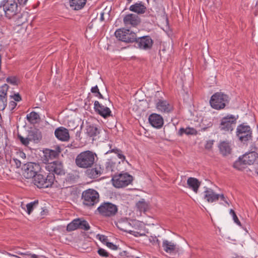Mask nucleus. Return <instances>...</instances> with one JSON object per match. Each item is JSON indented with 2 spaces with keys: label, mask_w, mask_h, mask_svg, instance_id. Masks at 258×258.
<instances>
[{
  "label": "nucleus",
  "mask_w": 258,
  "mask_h": 258,
  "mask_svg": "<svg viewBox=\"0 0 258 258\" xmlns=\"http://www.w3.org/2000/svg\"><path fill=\"white\" fill-rule=\"evenodd\" d=\"M96 154L87 150L78 154L75 159L76 165L81 168L87 169L92 167L95 163Z\"/></svg>",
  "instance_id": "f257e3e1"
},
{
  "label": "nucleus",
  "mask_w": 258,
  "mask_h": 258,
  "mask_svg": "<svg viewBox=\"0 0 258 258\" xmlns=\"http://www.w3.org/2000/svg\"><path fill=\"white\" fill-rule=\"evenodd\" d=\"M257 162L258 154L254 151L249 152L240 156L234 163L233 167L240 170L244 168L245 165H252Z\"/></svg>",
  "instance_id": "f03ea898"
},
{
  "label": "nucleus",
  "mask_w": 258,
  "mask_h": 258,
  "mask_svg": "<svg viewBox=\"0 0 258 258\" xmlns=\"http://www.w3.org/2000/svg\"><path fill=\"white\" fill-rule=\"evenodd\" d=\"M2 9V17L4 15L8 18L11 19L18 13V3L15 0H3L0 4Z\"/></svg>",
  "instance_id": "7ed1b4c3"
},
{
  "label": "nucleus",
  "mask_w": 258,
  "mask_h": 258,
  "mask_svg": "<svg viewBox=\"0 0 258 258\" xmlns=\"http://www.w3.org/2000/svg\"><path fill=\"white\" fill-rule=\"evenodd\" d=\"M229 99L228 95L222 93L217 92L211 97L210 103L211 107L217 110L224 109L229 103Z\"/></svg>",
  "instance_id": "20e7f679"
},
{
  "label": "nucleus",
  "mask_w": 258,
  "mask_h": 258,
  "mask_svg": "<svg viewBox=\"0 0 258 258\" xmlns=\"http://www.w3.org/2000/svg\"><path fill=\"white\" fill-rule=\"evenodd\" d=\"M81 199L84 205L92 207L99 202V195L95 189L90 188L82 192Z\"/></svg>",
  "instance_id": "39448f33"
},
{
  "label": "nucleus",
  "mask_w": 258,
  "mask_h": 258,
  "mask_svg": "<svg viewBox=\"0 0 258 258\" xmlns=\"http://www.w3.org/2000/svg\"><path fill=\"white\" fill-rule=\"evenodd\" d=\"M55 180V176L52 173H49L46 177L42 174H38L33 178L34 184L40 188L51 187Z\"/></svg>",
  "instance_id": "423d86ee"
},
{
  "label": "nucleus",
  "mask_w": 258,
  "mask_h": 258,
  "mask_svg": "<svg viewBox=\"0 0 258 258\" xmlns=\"http://www.w3.org/2000/svg\"><path fill=\"white\" fill-rule=\"evenodd\" d=\"M111 180L114 186L120 188L130 184L133 181V176L127 173H120L112 176Z\"/></svg>",
  "instance_id": "0eeeda50"
},
{
  "label": "nucleus",
  "mask_w": 258,
  "mask_h": 258,
  "mask_svg": "<svg viewBox=\"0 0 258 258\" xmlns=\"http://www.w3.org/2000/svg\"><path fill=\"white\" fill-rule=\"evenodd\" d=\"M114 34L119 40L126 43L136 42L138 38L136 33L129 29H118L115 32Z\"/></svg>",
  "instance_id": "6e6552de"
},
{
  "label": "nucleus",
  "mask_w": 258,
  "mask_h": 258,
  "mask_svg": "<svg viewBox=\"0 0 258 258\" xmlns=\"http://www.w3.org/2000/svg\"><path fill=\"white\" fill-rule=\"evenodd\" d=\"M238 116L236 117L234 115L228 114L223 117L220 121L219 128L224 132H231L233 130V126L236 123Z\"/></svg>",
  "instance_id": "1a4fd4ad"
},
{
  "label": "nucleus",
  "mask_w": 258,
  "mask_h": 258,
  "mask_svg": "<svg viewBox=\"0 0 258 258\" xmlns=\"http://www.w3.org/2000/svg\"><path fill=\"white\" fill-rule=\"evenodd\" d=\"M100 215L104 217H112L116 215L118 209L117 206L109 202H104L97 208Z\"/></svg>",
  "instance_id": "9d476101"
},
{
  "label": "nucleus",
  "mask_w": 258,
  "mask_h": 258,
  "mask_svg": "<svg viewBox=\"0 0 258 258\" xmlns=\"http://www.w3.org/2000/svg\"><path fill=\"white\" fill-rule=\"evenodd\" d=\"M252 131L249 126L243 124L238 125L236 129V135L239 140L245 143L252 139Z\"/></svg>",
  "instance_id": "9b49d317"
},
{
  "label": "nucleus",
  "mask_w": 258,
  "mask_h": 258,
  "mask_svg": "<svg viewBox=\"0 0 258 258\" xmlns=\"http://www.w3.org/2000/svg\"><path fill=\"white\" fill-rule=\"evenodd\" d=\"M40 169L41 167L39 164L28 162L24 165L23 174L26 178H33L38 174L37 173L40 171Z\"/></svg>",
  "instance_id": "f8f14e48"
},
{
  "label": "nucleus",
  "mask_w": 258,
  "mask_h": 258,
  "mask_svg": "<svg viewBox=\"0 0 258 258\" xmlns=\"http://www.w3.org/2000/svg\"><path fill=\"white\" fill-rule=\"evenodd\" d=\"M45 169L49 173H52L54 176V174L57 175H62L65 174L62 162L58 160L46 164Z\"/></svg>",
  "instance_id": "ddd939ff"
},
{
  "label": "nucleus",
  "mask_w": 258,
  "mask_h": 258,
  "mask_svg": "<svg viewBox=\"0 0 258 258\" xmlns=\"http://www.w3.org/2000/svg\"><path fill=\"white\" fill-rule=\"evenodd\" d=\"M124 25L127 28L135 27L141 22L139 17L134 14H128L124 16L123 19Z\"/></svg>",
  "instance_id": "4468645a"
},
{
  "label": "nucleus",
  "mask_w": 258,
  "mask_h": 258,
  "mask_svg": "<svg viewBox=\"0 0 258 258\" xmlns=\"http://www.w3.org/2000/svg\"><path fill=\"white\" fill-rule=\"evenodd\" d=\"M136 42L138 48L144 50H149L152 47L153 40L150 36H144L138 38Z\"/></svg>",
  "instance_id": "2eb2a0df"
},
{
  "label": "nucleus",
  "mask_w": 258,
  "mask_h": 258,
  "mask_svg": "<svg viewBox=\"0 0 258 258\" xmlns=\"http://www.w3.org/2000/svg\"><path fill=\"white\" fill-rule=\"evenodd\" d=\"M94 105L95 111L103 118H106L112 116L110 109L108 107L99 103L98 101H95Z\"/></svg>",
  "instance_id": "dca6fc26"
},
{
  "label": "nucleus",
  "mask_w": 258,
  "mask_h": 258,
  "mask_svg": "<svg viewBox=\"0 0 258 258\" xmlns=\"http://www.w3.org/2000/svg\"><path fill=\"white\" fill-rule=\"evenodd\" d=\"M156 108L161 112L169 113L173 111V106L167 101L158 99L156 103Z\"/></svg>",
  "instance_id": "f3484780"
},
{
  "label": "nucleus",
  "mask_w": 258,
  "mask_h": 258,
  "mask_svg": "<svg viewBox=\"0 0 258 258\" xmlns=\"http://www.w3.org/2000/svg\"><path fill=\"white\" fill-rule=\"evenodd\" d=\"M54 135L58 140L63 142H67L70 138L69 130L62 126L55 129Z\"/></svg>",
  "instance_id": "a211bd4d"
},
{
  "label": "nucleus",
  "mask_w": 258,
  "mask_h": 258,
  "mask_svg": "<svg viewBox=\"0 0 258 258\" xmlns=\"http://www.w3.org/2000/svg\"><path fill=\"white\" fill-rule=\"evenodd\" d=\"M149 122L154 127L157 128H161L164 123L163 117L157 113L151 114L148 118Z\"/></svg>",
  "instance_id": "6ab92c4d"
},
{
  "label": "nucleus",
  "mask_w": 258,
  "mask_h": 258,
  "mask_svg": "<svg viewBox=\"0 0 258 258\" xmlns=\"http://www.w3.org/2000/svg\"><path fill=\"white\" fill-rule=\"evenodd\" d=\"M9 89L7 84H4L0 91V110H4L7 105V95Z\"/></svg>",
  "instance_id": "aec40b11"
},
{
  "label": "nucleus",
  "mask_w": 258,
  "mask_h": 258,
  "mask_svg": "<svg viewBox=\"0 0 258 258\" xmlns=\"http://www.w3.org/2000/svg\"><path fill=\"white\" fill-rule=\"evenodd\" d=\"M218 148L220 153L223 156H227L231 153V144L228 141L220 142L218 145Z\"/></svg>",
  "instance_id": "412c9836"
},
{
  "label": "nucleus",
  "mask_w": 258,
  "mask_h": 258,
  "mask_svg": "<svg viewBox=\"0 0 258 258\" xmlns=\"http://www.w3.org/2000/svg\"><path fill=\"white\" fill-rule=\"evenodd\" d=\"M61 152L60 147L59 146H56L53 147V149H45L44 153L46 158L53 159L58 158Z\"/></svg>",
  "instance_id": "4be33fe9"
},
{
  "label": "nucleus",
  "mask_w": 258,
  "mask_h": 258,
  "mask_svg": "<svg viewBox=\"0 0 258 258\" xmlns=\"http://www.w3.org/2000/svg\"><path fill=\"white\" fill-rule=\"evenodd\" d=\"M104 169H102L100 165H96L93 168L88 169L86 171V174L91 178H96L103 173Z\"/></svg>",
  "instance_id": "5701e85b"
},
{
  "label": "nucleus",
  "mask_w": 258,
  "mask_h": 258,
  "mask_svg": "<svg viewBox=\"0 0 258 258\" xmlns=\"http://www.w3.org/2000/svg\"><path fill=\"white\" fill-rule=\"evenodd\" d=\"M204 199L208 203L217 201L219 199V194H216L213 189L207 188L204 191Z\"/></svg>",
  "instance_id": "b1692460"
},
{
  "label": "nucleus",
  "mask_w": 258,
  "mask_h": 258,
  "mask_svg": "<svg viewBox=\"0 0 258 258\" xmlns=\"http://www.w3.org/2000/svg\"><path fill=\"white\" fill-rule=\"evenodd\" d=\"M129 10L131 11L134 12L138 14H143L146 10L147 8L143 4L142 2L136 3L134 5L130 6Z\"/></svg>",
  "instance_id": "393cba45"
},
{
  "label": "nucleus",
  "mask_w": 258,
  "mask_h": 258,
  "mask_svg": "<svg viewBox=\"0 0 258 258\" xmlns=\"http://www.w3.org/2000/svg\"><path fill=\"white\" fill-rule=\"evenodd\" d=\"M201 182L196 178L189 177L187 180L188 187L197 193L201 185Z\"/></svg>",
  "instance_id": "a878e982"
},
{
  "label": "nucleus",
  "mask_w": 258,
  "mask_h": 258,
  "mask_svg": "<svg viewBox=\"0 0 258 258\" xmlns=\"http://www.w3.org/2000/svg\"><path fill=\"white\" fill-rule=\"evenodd\" d=\"M30 141H33L35 143H38L42 140L41 133L38 130L30 131L28 133Z\"/></svg>",
  "instance_id": "bb28decb"
},
{
  "label": "nucleus",
  "mask_w": 258,
  "mask_h": 258,
  "mask_svg": "<svg viewBox=\"0 0 258 258\" xmlns=\"http://www.w3.org/2000/svg\"><path fill=\"white\" fill-rule=\"evenodd\" d=\"M116 226L120 230L128 232L130 233L131 230H130L131 227V224L128 221L127 219H121L118 221Z\"/></svg>",
  "instance_id": "cd10ccee"
},
{
  "label": "nucleus",
  "mask_w": 258,
  "mask_h": 258,
  "mask_svg": "<svg viewBox=\"0 0 258 258\" xmlns=\"http://www.w3.org/2000/svg\"><path fill=\"white\" fill-rule=\"evenodd\" d=\"M87 0H70V6L73 10H80L84 8Z\"/></svg>",
  "instance_id": "c85d7f7f"
},
{
  "label": "nucleus",
  "mask_w": 258,
  "mask_h": 258,
  "mask_svg": "<svg viewBox=\"0 0 258 258\" xmlns=\"http://www.w3.org/2000/svg\"><path fill=\"white\" fill-rule=\"evenodd\" d=\"M162 246L164 250L167 253H171L177 251L176 245L174 243L167 240H163Z\"/></svg>",
  "instance_id": "c756f323"
},
{
  "label": "nucleus",
  "mask_w": 258,
  "mask_h": 258,
  "mask_svg": "<svg viewBox=\"0 0 258 258\" xmlns=\"http://www.w3.org/2000/svg\"><path fill=\"white\" fill-rule=\"evenodd\" d=\"M86 134L90 137H95L100 133L99 130L97 127L93 124H89L87 125Z\"/></svg>",
  "instance_id": "7c9ffc66"
},
{
  "label": "nucleus",
  "mask_w": 258,
  "mask_h": 258,
  "mask_svg": "<svg viewBox=\"0 0 258 258\" xmlns=\"http://www.w3.org/2000/svg\"><path fill=\"white\" fill-rule=\"evenodd\" d=\"M108 146H109L110 150L108 151L106 154L114 153L117 155V157L120 159L122 162L125 160V157L123 155L121 150L116 148H112V144H109Z\"/></svg>",
  "instance_id": "2f4dec72"
},
{
  "label": "nucleus",
  "mask_w": 258,
  "mask_h": 258,
  "mask_svg": "<svg viewBox=\"0 0 258 258\" xmlns=\"http://www.w3.org/2000/svg\"><path fill=\"white\" fill-rule=\"evenodd\" d=\"M197 134V131L193 127H186L185 128L181 127L178 133V135L180 136L183 134L187 135H194Z\"/></svg>",
  "instance_id": "473e14b6"
},
{
  "label": "nucleus",
  "mask_w": 258,
  "mask_h": 258,
  "mask_svg": "<svg viewBox=\"0 0 258 258\" xmlns=\"http://www.w3.org/2000/svg\"><path fill=\"white\" fill-rule=\"evenodd\" d=\"M80 224L79 218L74 219L67 225V230L70 232L79 229Z\"/></svg>",
  "instance_id": "72a5a7b5"
},
{
  "label": "nucleus",
  "mask_w": 258,
  "mask_h": 258,
  "mask_svg": "<svg viewBox=\"0 0 258 258\" xmlns=\"http://www.w3.org/2000/svg\"><path fill=\"white\" fill-rule=\"evenodd\" d=\"M136 207L141 212H145L148 209V204L144 199H142L136 204Z\"/></svg>",
  "instance_id": "f704fd0d"
},
{
  "label": "nucleus",
  "mask_w": 258,
  "mask_h": 258,
  "mask_svg": "<svg viewBox=\"0 0 258 258\" xmlns=\"http://www.w3.org/2000/svg\"><path fill=\"white\" fill-rule=\"evenodd\" d=\"M39 118V114L36 112L32 111L27 115L26 118L29 122L31 123H34Z\"/></svg>",
  "instance_id": "c9c22d12"
},
{
  "label": "nucleus",
  "mask_w": 258,
  "mask_h": 258,
  "mask_svg": "<svg viewBox=\"0 0 258 258\" xmlns=\"http://www.w3.org/2000/svg\"><path fill=\"white\" fill-rule=\"evenodd\" d=\"M176 130V127L173 125H166L164 127V133L165 136L169 137Z\"/></svg>",
  "instance_id": "e433bc0d"
},
{
  "label": "nucleus",
  "mask_w": 258,
  "mask_h": 258,
  "mask_svg": "<svg viewBox=\"0 0 258 258\" xmlns=\"http://www.w3.org/2000/svg\"><path fill=\"white\" fill-rule=\"evenodd\" d=\"M79 222L80 223L79 227V229H81L85 231H87L90 229V227L87 221L81 220L79 218Z\"/></svg>",
  "instance_id": "4c0bfd02"
},
{
  "label": "nucleus",
  "mask_w": 258,
  "mask_h": 258,
  "mask_svg": "<svg viewBox=\"0 0 258 258\" xmlns=\"http://www.w3.org/2000/svg\"><path fill=\"white\" fill-rule=\"evenodd\" d=\"M115 167V163L110 160L107 162L105 164V170L106 172L114 171V169Z\"/></svg>",
  "instance_id": "58836bf2"
},
{
  "label": "nucleus",
  "mask_w": 258,
  "mask_h": 258,
  "mask_svg": "<svg viewBox=\"0 0 258 258\" xmlns=\"http://www.w3.org/2000/svg\"><path fill=\"white\" fill-rule=\"evenodd\" d=\"M91 92L94 94V96L101 99H103V95L101 94L97 85L92 87L91 89Z\"/></svg>",
  "instance_id": "ea45409f"
},
{
  "label": "nucleus",
  "mask_w": 258,
  "mask_h": 258,
  "mask_svg": "<svg viewBox=\"0 0 258 258\" xmlns=\"http://www.w3.org/2000/svg\"><path fill=\"white\" fill-rule=\"evenodd\" d=\"M18 138L20 141L21 143L25 146H27L29 143L30 140L29 139V137L28 136L27 138H24L21 135L18 134Z\"/></svg>",
  "instance_id": "a19ab883"
},
{
  "label": "nucleus",
  "mask_w": 258,
  "mask_h": 258,
  "mask_svg": "<svg viewBox=\"0 0 258 258\" xmlns=\"http://www.w3.org/2000/svg\"><path fill=\"white\" fill-rule=\"evenodd\" d=\"M97 252L100 256L102 257H108L109 255V253L106 250L102 248H99L98 249Z\"/></svg>",
  "instance_id": "79ce46f5"
},
{
  "label": "nucleus",
  "mask_w": 258,
  "mask_h": 258,
  "mask_svg": "<svg viewBox=\"0 0 258 258\" xmlns=\"http://www.w3.org/2000/svg\"><path fill=\"white\" fill-rule=\"evenodd\" d=\"M230 213L232 216L234 222L236 223L237 225L240 226L241 225V223L239 221V220H238V218L237 217V216L236 215V213L234 212V211L233 210H232V209H231L230 211Z\"/></svg>",
  "instance_id": "37998d69"
},
{
  "label": "nucleus",
  "mask_w": 258,
  "mask_h": 258,
  "mask_svg": "<svg viewBox=\"0 0 258 258\" xmlns=\"http://www.w3.org/2000/svg\"><path fill=\"white\" fill-rule=\"evenodd\" d=\"M7 82L14 85H17V79L16 77H9L7 78Z\"/></svg>",
  "instance_id": "c03bdc74"
},
{
  "label": "nucleus",
  "mask_w": 258,
  "mask_h": 258,
  "mask_svg": "<svg viewBox=\"0 0 258 258\" xmlns=\"http://www.w3.org/2000/svg\"><path fill=\"white\" fill-rule=\"evenodd\" d=\"M35 203V202H31L26 205L27 212L28 214H30L32 211L33 210V207Z\"/></svg>",
  "instance_id": "a18cd8bd"
},
{
  "label": "nucleus",
  "mask_w": 258,
  "mask_h": 258,
  "mask_svg": "<svg viewBox=\"0 0 258 258\" xmlns=\"http://www.w3.org/2000/svg\"><path fill=\"white\" fill-rule=\"evenodd\" d=\"M106 245L108 247H109L113 250H116L118 248L117 246L114 244L112 242H106Z\"/></svg>",
  "instance_id": "49530a36"
},
{
  "label": "nucleus",
  "mask_w": 258,
  "mask_h": 258,
  "mask_svg": "<svg viewBox=\"0 0 258 258\" xmlns=\"http://www.w3.org/2000/svg\"><path fill=\"white\" fill-rule=\"evenodd\" d=\"M219 198H220V199L221 200H222L224 202V203L228 206H230V203H229L228 202V198L225 197L224 196V195L223 194H221L220 195L219 194Z\"/></svg>",
  "instance_id": "de8ad7c7"
},
{
  "label": "nucleus",
  "mask_w": 258,
  "mask_h": 258,
  "mask_svg": "<svg viewBox=\"0 0 258 258\" xmlns=\"http://www.w3.org/2000/svg\"><path fill=\"white\" fill-rule=\"evenodd\" d=\"M213 145V141L212 140H209L207 142L206 145H205V148L208 150H210L212 149Z\"/></svg>",
  "instance_id": "09e8293b"
},
{
  "label": "nucleus",
  "mask_w": 258,
  "mask_h": 258,
  "mask_svg": "<svg viewBox=\"0 0 258 258\" xmlns=\"http://www.w3.org/2000/svg\"><path fill=\"white\" fill-rule=\"evenodd\" d=\"M17 103L14 101H11L10 102L9 107L11 111H13L17 106Z\"/></svg>",
  "instance_id": "8fccbe9b"
},
{
  "label": "nucleus",
  "mask_w": 258,
  "mask_h": 258,
  "mask_svg": "<svg viewBox=\"0 0 258 258\" xmlns=\"http://www.w3.org/2000/svg\"><path fill=\"white\" fill-rule=\"evenodd\" d=\"M75 178V177L73 174H69L67 177L66 178V180L67 181L72 182L74 181Z\"/></svg>",
  "instance_id": "3c124183"
},
{
  "label": "nucleus",
  "mask_w": 258,
  "mask_h": 258,
  "mask_svg": "<svg viewBox=\"0 0 258 258\" xmlns=\"http://www.w3.org/2000/svg\"><path fill=\"white\" fill-rule=\"evenodd\" d=\"M13 161L14 162L16 168H18L20 167V166L21 165V162L19 160H18L16 158H13Z\"/></svg>",
  "instance_id": "603ef678"
},
{
  "label": "nucleus",
  "mask_w": 258,
  "mask_h": 258,
  "mask_svg": "<svg viewBox=\"0 0 258 258\" xmlns=\"http://www.w3.org/2000/svg\"><path fill=\"white\" fill-rule=\"evenodd\" d=\"M11 97L14 99L15 101H20L21 100V97L19 93L15 94L14 96Z\"/></svg>",
  "instance_id": "864d4df0"
},
{
  "label": "nucleus",
  "mask_w": 258,
  "mask_h": 258,
  "mask_svg": "<svg viewBox=\"0 0 258 258\" xmlns=\"http://www.w3.org/2000/svg\"><path fill=\"white\" fill-rule=\"evenodd\" d=\"M99 239H100V241H101L103 243H106V242H108L107 241V240H108L107 238L105 235H100L99 236Z\"/></svg>",
  "instance_id": "5fc2aeb1"
},
{
  "label": "nucleus",
  "mask_w": 258,
  "mask_h": 258,
  "mask_svg": "<svg viewBox=\"0 0 258 258\" xmlns=\"http://www.w3.org/2000/svg\"><path fill=\"white\" fill-rule=\"evenodd\" d=\"M104 12H102L100 13V20L101 21H103L104 20Z\"/></svg>",
  "instance_id": "6e6d98bb"
},
{
  "label": "nucleus",
  "mask_w": 258,
  "mask_h": 258,
  "mask_svg": "<svg viewBox=\"0 0 258 258\" xmlns=\"http://www.w3.org/2000/svg\"><path fill=\"white\" fill-rule=\"evenodd\" d=\"M31 257L33 258H38V256L36 254H31Z\"/></svg>",
  "instance_id": "4d7b16f0"
},
{
  "label": "nucleus",
  "mask_w": 258,
  "mask_h": 258,
  "mask_svg": "<svg viewBox=\"0 0 258 258\" xmlns=\"http://www.w3.org/2000/svg\"><path fill=\"white\" fill-rule=\"evenodd\" d=\"M2 9L0 8V19L2 18Z\"/></svg>",
  "instance_id": "13d9d810"
},
{
  "label": "nucleus",
  "mask_w": 258,
  "mask_h": 258,
  "mask_svg": "<svg viewBox=\"0 0 258 258\" xmlns=\"http://www.w3.org/2000/svg\"><path fill=\"white\" fill-rule=\"evenodd\" d=\"M156 241L158 242V244H159V241L158 239H156Z\"/></svg>",
  "instance_id": "bf43d9fd"
},
{
  "label": "nucleus",
  "mask_w": 258,
  "mask_h": 258,
  "mask_svg": "<svg viewBox=\"0 0 258 258\" xmlns=\"http://www.w3.org/2000/svg\"><path fill=\"white\" fill-rule=\"evenodd\" d=\"M132 0H127L128 3H130L132 2Z\"/></svg>",
  "instance_id": "052dcab7"
},
{
  "label": "nucleus",
  "mask_w": 258,
  "mask_h": 258,
  "mask_svg": "<svg viewBox=\"0 0 258 258\" xmlns=\"http://www.w3.org/2000/svg\"><path fill=\"white\" fill-rule=\"evenodd\" d=\"M256 6L258 7V2H257V3H256Z\"/></svg>",
  "instance_id": "680f3d73"
}]
</instances>
